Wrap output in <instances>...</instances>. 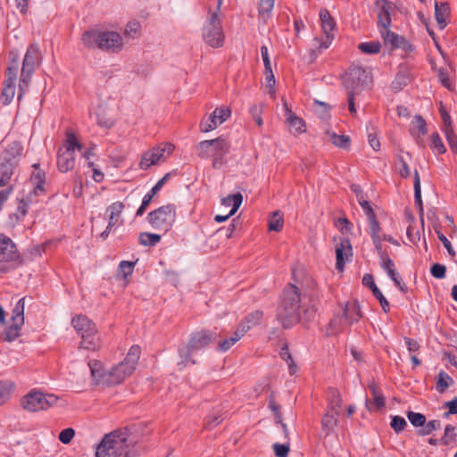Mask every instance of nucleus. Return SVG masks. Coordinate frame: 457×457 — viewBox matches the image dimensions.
I'll return each mask as SVG.
<instances>
[{"mask_svg":"<svg viewBox=\"0 0 457 457\" xmlns=\"http://www.w3.org/2000/svg\"><path fill=\"white\" fill-rule=\"evenodd\" d=\"M407 418L414 427H422L425 425L426 417L422 413L414 412L411 411H407Z\"/></svg>","mask_w":457,"mask_h":457,"instance_id":"47","label":"nucleus"},{"mask_svg":"<svg viewBox=\"0 0 457 457\" xmlns=\"http://www.w3.org/2000/svg\"><path fill=\"white\" fill-rule=\"evenodd\" d=\"M218 9L208 12L206 21L203 27V39L212 48L221 47L224 44L225 35Z\"/></svg>","mask_w":457,"mask_h":457,"instance_id":"9","label":"nucleus"},{"mask_svg":"<svg viewBox=\"0 0 457 457\" xmlns=\"http://www.w3.org/2000/svg\"><path fill=\"white\" fill-rule=\"evenodd\" d=\"M284 106L286 121L291 128V133L295 135L303 133L305 131V121L302 118L296 116L287 104H285Z\"/></svg>","mask_w":457,"mask_h":457,"instance_id":"21","label":"nucleus"},{"mask_svg":"<svg viewBox=\"0 0 457 457\" xmlns=\"http://www.w3.org/2000/svg\"><path fill=\"white\" fill-rule=\"evenodd\" d=\"M74 436H75V430L71 428H68L62 429L60 432L58 438L62 444L67 445V444L71 443V441L72 440Z\"/></svg>","mask_w":457,"mask_h":457,"instance_id":"61","label":"nucleus"},{"mask_svg":"<svg viewBox=\"0 0 457 457\" xmlns=\"http://www.w3.org/2000/svg\"><path fill=\"white\" fill-rule=\"evenodd\" d=\"M140 23L137 21H131L127 23L124 29V34L128 37H134L140 32Z\"/></svg>","mask_w":457,"mask_h":457,"instance_id":"53","label":"nucleus"},{"mask_svg":"<svg viewBox=\"0 0 457 457\" xmlns=\"http://www.w3.org/2000/svg\"><path fill=\"white\" fill-rule=\"evenodd\" d=\"M220 125L218 123V120L212 116V114L210 115V117L201 123V131L203 132H209L217 128V126Z\"/></svg>","mask_w":457,"mask_h":457,"instance_id":"57","label":"nucleus"},{"mask_svg":"<svg viewBox=\"0 0 457 457\" xmlns=\"http://www.w3.org/2000/svg\"><path fill=\"white\" fill-rule=\"evenodd\" d=\"M353 256V249L351 242L348 238H340L339 243L336 245V268L337 270L342 271L345 264Z\"/></svg>","mask_w":457,"mask_h":457,"instance_id":"19","label":"nucleus"},{"mask_svg":"<svg viewBox=\"0 0 457 457\" xmlns=\"http://www.w3.org/2000/svg\"><path fill=\"white\" fill-rule=\"evenodd\" d=\"M395 5L389 0H377L375 2V12L378 16V27L385 29H389L392 24V14L395 11Z\"/></svg>","mask_w":457,"mask_h":457,"instance_id":"17","label":"nucleus"},{"mask_svg":"<svg viewBox=\"0 0 457 457\" xmlns=\"http://www.w3.org/2000/svg\"><path fill=\"white\" fill-rule=\"evenodd\" d=\"M135 438L128 428L105 435L96 447V457H135Z\"/></svg>","mask_w":457,"mask_h":457,"instance_id":"2","label":"nucleus"},{"mask_svg":"<svg viewBox=\"0 0 457 457\" xmlns=\"http://www.w3.org/2000/svg\"><path fill=\"white\" fill-rule=\"evenodd\" d=\"M414 198H415V204L418 208V211L420 215L423 214V204H422V199H421V187H420V175L417 170H415L414 173Z\"/></svg>","mask_w":457,"mask_h":457,"instance_id":"33","label":"nucleus"},{"mask_svg":"<svg viewBox=\"0 0 457 457\" xmlns=\"http://www.w3.org/2000/svg\"><path fill=\"white\" fill-rule=\"evenodd\" d=\"M431 275L436 278H444L446 274V268L440 263H435L430 268Z\"/></svg>","mask_w":457,"mask_h":457,"instance_id":"58","label":"nucleus"},{"mask_svg":"<svg viewBox=\"0 0 457 457\" xmlns=\"http://www.w3.org/2000/svg\"><path fill=\"white\" fill-rule=\"evenodd\" d=\"M24 305L25 298H21L12 310V320L24 323Z\"/></svg>","mask_w":457,"mask_h":457,"instance_id":"40","label":"nucleus"},{"mask_svg":"<svg viewBox=\"0 0 457 457\" xmlns=\"http://www.w3.org/2000/svg\"><path fill=\"white\" fill-rule=\"evenodd\" d=\"M338 414H335L331 411H328L322 418L321 424L324 430L328 434L330 431L334 429V428L337 424V416Z\"/></svg>","mask_w":457,"mask_h":457,"instance_id":"35","label":"nucleus"},{"mask_svg":"<svg viewBox=\"0 0 457 457\" xmlns=\"http://www.w3.org/2000/svg\"><path fill=\"white\" fill-rule=\"evenodd\" d=\"M440 427H441V423L437 420H430L428 423L425 422V425L422 426V428L418 430V435H420V436L430 435L434 430L439 429Z\"/></svg>","mask_w":457,"mask_h":457,"instance_id":"45","label":"nucleus"},{"mask_svg":"<svg viewBox=\"0 0 457 457\" xmlns=\"http://www.w3.org/2000/svg\"><path fill=\"white\" fill-rule=\"evenodd\" d=\"M369 223H370V235L371 237H374L376 236H379L380 232V226L379 223L376 218V215L373 217L368 218Z\"/></svg>","mask_w":457,"mask_h":457,"instance_id":"64","label":"nucleus"},{"mask_svg":"<svg viewBox=\"0 0 457 457\" xmlns=\"http://www.w3.org/2000/svg\"><path fill=\"white\" fill-rule=\"evenodd\" d=\"M15 384L11 380H0V406L4 404L12 396Z\"/></svg>","mask_w":457,"mask_h":457,"instance_id":"28","label":"nucleus"},{"mask_svg":"<svg viewBox=\"0 0 457 457\" xmlns=\"http://www.w3.org/2000/svg\"><path fill=\"white\" fill-rule=\"evenodd\" d=\"M81 39L87 48L111 53H120L124 46L122 36L116 31L89 29L82 34Z\"/></svg>","mask_w":457,"mask_h":457,"instance_id":"5","label":"nucleus"},{"mask_svg":"<svg viewBox=\"0 0 457 457\" xmlns=\"http://www.w3.org/2000/svg\"><path fill=\"white\" fill-rule=\"evenodd\" d=\"M280 357L288 364V368L291 374H294L296 371V365L295 364L291 353H289V349L287 344H284L281 346Z\"/></svg>","mask_w":457,"mask_h":457,"instance_id":"41","label":"nucleus"},{"mask_svg":"<svg viewBox=\"0 0 457 457\" xmlns=\"http://www.w3.org/2000/svg\"><path fill=\"white\" fill-rule=\"evenodd\" d=\"M140 347L138 345H132L125 359L108 370H104L100 361L93 360L88 363L91 375L96 384H102L108 386H117L122 383L133 373L140 357Z\"/></svg>","mask_w":457,"mask_h":457,"instance_id":"1","label":"nucleus"},{"mask_svg":"<svg viewBox=\"0 0 457 457\" xmlns=\"http://www.w3.org/2000/svg\"><path fill=\"white\" fill-rule=\"evenodd\" d=\"M18 70L19 61L18 58L15 57L9 62L6 70V79L4 81L1 100L4 105L9 104L14 97Z\"/></svg>","mask_w":457,"mask_h":457,"instance_id":"15","label":"nucleus"},{"mask_svg":"<svg viewBox=\"0 0 457 457\" xmlns=\"http://www.w3.org/2000/svg\"><path fill=\"white\" fill-rule=\"evenodd\" d=\"M22 325L23 323H20V321L12 320V324L4 330V339L7 342L15 340L20 336Z\"/></svg>","mask_w":457,"mask_h":457,"instance_id":"31","label":"nucleus"},{"mask_svg":"<svg viewBox=\"0 0 457 457\" xmlns=\"http://www.w3.org/2000/svg\"><path fill=\"white\" fill-rule=\"evenodd\" d=\"M410 132L415 137H419L428 133L427 122L420 115H416L410 124Z\"/></svg>","mask_w":457,"mask_h":457,"instance_id":"27","label":"nucleus"},{"mask_svg":"<svg viewBox=\"0 0 457 457\" xmlns=\"http://www.w3.org/2000/svg\"><path fill=\"white\" fill-rule=\"evenodd\" d=\"M223 420V417L220 413H213L209 415L204 420V426L212 428L220 424Z\"/></svg>","mask_w":457,"mask_h":457,"instance_id":"59","label":"nucleus"},{"mask_svg":"<svg viewBox=\"0 0 457 457\" xmlns=\"http://www.w3.org/2000/svg\"><path fill=\"white\" fill-rule=\"evenodd\" d=\"M453 382V378L446 372L441 370L437 376V391L440 393H444Z\"/></svg>","mask_w":457,"mask_h":457,"instance_id":"38","label":"nucleus"},{"mask_svg":"<svg viewBox=\"0 0 457 457\" xmlns=\"http://www.w3.org/2000/svg\"><path fill=\"white\" fill-rule=\"evenodd\" d=\"M75 330L81 337L82 348L96 351L100 348V339L96 325L85 315H78L71 320Z\"/></svg>","mask_w":457,"mask_h":457,"instance_id":"8","label":"nucleus"},{"mask_svg":"<svg viewBox=\"0 0 457 457\" xmlns=\"http://www.w3.org/2000/svg\"><path fill=\"white\" fill-rule=\"evenodd\" d=\"M320 20L321 23V29L325 34V38L323 39L316 37L315 41L317 44H319L318 49L321 51L328 48L334 39L336 21L330 15L329 12L325 8L320 11Z\"/></svg>","mask_w":457,"mask_h":457,"instance_id":"16","label":"nucleus"},{"mask_svg":"<svg viewBox=\"0 0 457 457\" xmlns=\"http://www.w3.org/2000/svg\"><path fill=\"white\" fill-rule=\"evenodd\" d=\"M0 255L1 262H16L21 263L20 253L12 240L0 234Z\"/></svg>","mask_w":457,"mask_h":457,"instance_id":"18","label":"nucleus"},{"mask_svg":"<svg viewBox=\"0 0 457 457\" xmlns=\"http://www.w3.org/2000/svg\"><path fill=\"white\" fill-rule=\"evenodd\" d=\"M161 235L148 232H142L139 234V244L145 246H154L161 241Z\"/></svg>","mask_w":457,"mask_h":457,"instance_id":"34","label":"nucleus"},{"mask_svg":"<svg viewBox=\"0 0 457 457\" xmlns=\"http://www.w3.org/2000/svg\"><path fill=\"white\" fill-rule=\"evenodd\" d=\"M360 205L361 206L363 212H365L367 218L373 217L375 214L372 207L370 204V202L364 198V195H361L358 200Z\"/></svg>","mask_w":457,"mask_h":457,"instance_id":"62","label":"nucleus"},{"mask_svg":"<svg viewBox=\"0 0 457 457\" xmlns=\"http://www.w3.org/2000/svg\"><path fill=\"white\" fill-rule=\"evenodd\" d=\"M359 49L365 54H378L380 51L381 46L378 42H364L359 45Z\"/></svg>","mask_w":457,"mask_h":457,"instance_id":"49","label":"nucleus"},{"mask_svg":"<svg viewBox=\"0 0 457 457\" xmlns=\"http://www.w3.org/2000/svg\"><path fill=\"white\" fill-rule=\"evenodd\" d=\"M431 148L438 154H442L446 151L444 143L437 132H435L431 135Z\"/></svg>","mask_w":457,"mask_h":457,"instance_id":"44","label":"nucleus"},{"mask_svg":"<svg viewBox=\"0 0 457 457\" xmlns=\"http://www.w3.org/2000/svg\"><path fill=\"white\" fill-rule=\"evenodd\" d=\"M262 312H260V311H255V312H253L251 313H249L245 318V320L242 324V328L245 326H249V329L259 324L262 319Z\"/></svg>","mask_w":457,"mask_h":457,"instance_id":"42","label":"nucleus"},{"mask_svg":"<svg viewBox=\"0 0 457 457\" xmlns=\"http://www.w3.org/2000/svg\"><path fill=\"white\" fill-rule=\"evenodd\" d=\"M275 0H261L259 4V16L264 22L270 18L273 10Z\"/></svg>","mask_w":457,"mask_h":457,"instance_id":"36","label":"nucleus"},{"mask_svg":"<svg viewBox=\"0 0 457 457\" xmlns=\"http://www.w3.org/2000/svg\"><path fill=\"white\" fill-rule=\"evenodd\" d=\"M341 403L342 400L339 396V394L335 389H330L329 395H328V404H329V410L332 412H335V414H339L341 410Z\"/></svg>","mask_w":457,"mask_h":457,"instance_id":"37","label":"nucleus"},{"mask_svg":"<svg viewBox=\"0 0 457 457\" xmlns=\"http://www.w3.org/2000/svg\"><path fill=\"white\" fill-rule=\"evenodd\" d=\"M136 262L122 261L119 264V273L122 275L124 278L131 275L134 270Z\"/></svg>","mask_w":457,"mask_h":457,"instance_id":"52","label":"nucleus"},{"mask_svg":"<svg viewBox=\"0 0 457 457\" xmlns=\"http://www.w3.org/2000/svg\"><path fill=\"white\" fill-rule=\"evenodd\" d=\"M283 215L280 212L277 211L272 213L271 218L269 220V229L278 232L283 228Z\"/></svg>","mask_w":457,"mask_h":457,"instance_id":"39","label":"nucleus"},{"mask_svg":"<svg viewBox=\"0 0 457 457\" xmlns=\"http://www.w3.org/2000/svg\"><path fill=\"white\" fill-rule=\"evenodd\" d=\"M381 268L387 273L388 270H395V263L392 259L386 253L381 254Z\"/></svg>","mask_w":457,"mask_h":457,"instance_id":"63","label":"nucleus"},{"mask_svg":"<svg viewBox=\"0 0 457 457\" xmlns=\"http://www.w3.org/2000/svg\"><path fill=\"white\" fill-rule=\"evenodd\" d=\"M248 330H249V326H246V327L244 326L242 328L235 331L234 334L231 337H229L228 338L217 341L218 342V350L220 352L228 351L232 347V345H234L238 340H240Z\"/></svg>","mask_w":457,"mask_h":457,"instance_id":"24","label":"nucleus"},{"mask_svg":"<svg viewBox=\"0 0 457 457\" xmlns=\"http://www.w3.org/2000/svg\"><path fill=\"white\" fill-rule=\"evenodd\" d=\"M75 149L81 150L82 145L77 140L75 134L69 130L66 132L64 145L58 150L57 168L61 172L71 170L76 163Z\"/></svg>","mask_w":457,"mask_h":457,"instance_id":"10","label":"nucleus"},{"mask_svg":"<svg viewBox=\"0 0 457 457\" xmlns=\"http://www.w3.org/2000/svg\"><path fill=\"white\" fill-rule=\"evenodd\" d=\"M33 202V197L29 198V195H27L26 199L21 198L18 200V206H17V212H21V216H26L29 209V204Z\"/></svg>","mask_w":457,"mask_h":457,"instance_id":"55","label":"nucleus"},{"mask_svg":"<svg viewBox=\"0 0 457 457\" xmlns=\"http://www.w3.org/2000/svg\"><path fill=\"white\" fill-rule=\"evenodd\" d=\"M230 148L231 143L225 136L201 141L196 146L198 156L202 159L212 158V165L215 170H219L226 164L225 157L229 154Z\"/></svg>","mask_w":457,"mask_h":457,"instance_id":"6","label":"nucleus"},{"mask_svg":"<svg viewBox=\"0 0 457 457\" xmlns=\"http://www.w3.org/2000/svg\"><path fill=\"white\" fill-rule=\"evenodd\" d=\"M162 158H164L163 150L155 146L143 154L139 167L145 170L151 166L155 165Z\"/></svg>","mask_w":457,"mask_h":457,"instance_id":"20","label":"nucleus"},{"mask_svg":"<svg viewBox=\"0 0 457 457\" xmlns=\"http://www.w3.org/2000/svg\"><path fill=\"white\" fill-rule=\"evenodd\" d=\"M57 401L53 395H44L38 391H31L22 397L21 403L24 410L36 412L50 408Z\"/></svg>","mask_w":457,"mask_h":457,"instance_id":"14","label":"nucleus"},{"mask_svg":"<svg viewBox=\"0 0 457 457\" xmlns=\"http://www.w3.org/2000/svg\"><path fill=\"white\" fill-rule=\"evenodd\" d=\"M361 317L362 313L359 302L347 303L344 308L343 315L333 318L329 322V328L334 332H341L345 328L358 322Z\"/></svg>","mask_w":457,"mask_h":457,"instance_id":"13","label":"nucleus"},{"mask_svg":"<svg viewBox=\"0 0 457 457\" xmlns=\"http://www.w3.org/2000/svg\"><path fill=\"white\" fill-rule=\"evenodd\" d=\"M272 448L277 457H287L290 450L288 444L275 443Z\"/></svg>","mask_w":457,"mask_h":457,"instance_id":"56","label":"nucleus"},{"mask_svg":"<svg viewBox=\"0 0 457 457\" xmlns=\"http://www.w3.org/2000/svg\"><path fill=\"white\" fill-rule=\"evenodd\" d=\"M301 294L299 288L287 285L282 294L281 303L278 308V320L285 328H290L300 320Z\"/></svg>","mask_w":457,"mask_h":457,"instance_id":"3","label":"nucleus"},{"mask_svg":"<svg viewBox=\"0 0 457 457\" xmlns=\"http://www.w3.org/2000/svg\"><path fill=\"white\" fill-rule=\"evenodd\" d=\"M448 145L453 152L457 153V136L455 135L453 126L444 128Z\"/></svg>","mask_w":457,"mask_h":457,"instance_id":"43","label":"nucleus"},{"mask_svg":"<svg viewBox=\"0 0 457 457\" xmlns=\"http://www.w3.org/2000/svg\"><path fill=\"white\" fill-rule=\"evenodd\" d=\"M215 342H217L216 331L200 330L192 333L187 345L179 350L180 361L178 362V365L179 368L183 369L187 365H194L195 361L192 358V354Z\"/></svg>","mask_w":457,"mask_h":457,"instance_id":"7","label":"nucleus"},{"mask_svg":"<svg viewBox=\"0 0 457 457\" xmlns=\"http://www.w3.org/2000/svg\"><path fill=\"white\" fill-rule=\"evenodd\" d=\"M327 135L329 137L331 143L340 148L349 149L350 147V137L345 135H337L335 132L327 131Z\"/></svg>","mask_w":457,"mask_h":457,"instance_id":"32","label":"nucleus"},{"mask_svg":"<svg viewBox=\"0 0 457 457\" xmlns=\"http://www.w3.org/2000/svg\"><path fill=\"white\" fill-rule=\"evenodd\" d=\"M437 77L441 82V84L447 89L453 90L454 88V81H452L449 74L444 69H440L437 71Z\"/></svg>","mask_w":457,"mask_h":457,"instance_id":"51","label":"nucleus"},{"mask_svg":"<svg viewBox=\"0 0 457 457\" xmlns=\"http://www.w3.org/2000/svg\"><path fill=\"white\" fill-rule=\"evenodd\" d=\"M123 209H124V204L123 203L120 202V201H117V202H114L112 203L108 208H107V212H109V215L113 217V218H118L120 220V216H121V213L123 212Z\"/></svg>","mask_w":457,"mask_h":457,"instance_id":"54","label":"nucleus"},{"mask_svg":"<svg viewBox=\"0 0 457 457\" xmlns=\"http://www.w3.org/2000/svg\"><path fill=\"white\" fill-rule=\"evenodd\" d=\"M436 233L438 239L443 243L444 246L447 250L449 255L453 257L455 256V250L453 249L451 242L447 239V237L438 229H436Z\"/></svg>","mask_w":457,"mask_h":457,"instance_id":"60","label":"nucleus"},{"mask_svg":"<svg viewBox=\"0 0 457 457\" xmlns=\"http://www.w3.org/2000/svg\"><path fill=\"white\" fill-rule=\"evenodd\" d=\"M30 181L34 185L33 190L29 194V198L46 194V172L42 170H33L30 175Z\"/></svg>","mask_w":457,"mask_h":457,"instance_id":"23","label":"nucleus"},{"mask_svg":"<svg viewBox=\"0 0 457 457\" xmlns=\"http://www.w3.org/2000/svg\"><path fill=\"white\" fill-rule=\"evenodd\" d=\"M212 114L220 125L228 119L231 114V111L228 107L216 108Z\"/></svg>","mask_w":457,"mask_h":457,"instance_id":"50","label":"nucleus"},{"mask_svg":"<svg viewBox=\"0 0 457 457\" xmlns=\"http://www.w3.org/2000/svg\"><path fill=\"white\" fill-rule=\"evenodd\" d=\"M362 284L370 288L373 295L379 301V303L383 311L386 313L390 311L389 303L386 298L383 295L381 291L376 286L373 277L370 274H365L362 278Z\"/></svg>","mask_w":457,"mask_h":457,"instance_id":"22","label":"nucleus"},{"mask_svg":"<svg viewBox=\"0 0 457 457\" xmlns=\"http://www.w3.org/2000/svg\"><path fill=\"white\" fill-rule=\"evenodd\" d=\"M386 274L393 280L395 286L400 291H402L403 293H406L407 292V287L403 282L401 276L399 275V273L397 272V270L395 269L388 270V272Z\"/></svg>","mask_w":457,"mask_h":457,"instance_id":"46","label":"nucleus"},{"mask_svg":"<svg viewBox=\"0 0 457 457\" xmlns=\"http://www.w3.org/2000/svg\"><path fill=\"white\" fill-rule=\"evenodd\" d=\"M176 219V209L172 204H167L150 212L147 215V221L156 230L169 231Z\"/></svg>","mask_w":457,"mask_h":457,"instance_id":"12","label":"nucleus"},{"mask_svg":"<svg viewBox=\"0 0 457 457\" xmlns=\"http://www.w3.org/2000/svg\"><path fill=\"white\" fill-rule=\"evenodd\" d=\"M381 36L386 43L391 44L393 47H401L405 43L404 37L394 33L389 29L380 30Z\"/></svg>","mask_w":457,"mask_h":457,"instance_id":"29","label":"nucleus"},{"mask_svg":"<svg viewBox=\"0 0 457 457\" xmlns=\"http://www.w3.org/2000/svg\"><path fill=\"white\" fill-rule=\"evenodd\" d=\"M14 166V162L10 159L0 162V187L8 185L13 174Z\"/></svg>","mask_w":457,"mask_h":457,"instance_id":"25","label":"nucleus"},{"mask_svg":"<svg viewBox=\"0 0 457 457\" xmlns=\"http://www.w3.org/2000/svg\"><path fill=\"white\" fill-rule=\"evenodd\" d=\"M390 426L396 434H399L407 427V422L404 418L395 415L392 417Z\"/></svg>","mask_w":457,"mask_h":457,"instance_id":"48","label":"nucleus"},{"mask_svg":"<svg viewBox=\"0 0 457 457\" xmlns=\"http://www.w3.org/2000/svg\"><path fill=\"white\" fill-rule=\"evenodd\" d=\"M243 202V195L240 193L230 195L221 200L224 206H232L229 215H234Z\"/></svg>","mask_w":457,"mask_h":457,"instance_id":"30","label":"nucleus"},{"mask_svg":"<svg viewBox=\"0 0 457 457\" xmlns=\"http://www.w3.org/2000/svg\"><path fill=\"white\" fill-rule=\"evenodd\" d=\"M449 13H450V8H449L448 4L436 3L435 16H436V21L438 23V26L441 29L445 28V26L447 24V18L449 16Z\"/></svg>","mask_w":457,"mask_h":457,"instance_id":"26","label":"nucleus"},{"mask_svg":"<svg viewBox=\"0 0 457 457\" xmlns=\"http://www.w3.org/2000/svg\"><path fill=\"white\" fill-rule=\"evenodd\" d=\"M371 83L370 71L359 65L350 67L349 71L343 78V84L347 91L348 110L352 115L357 113L355 97L360 96L362 90L369 87Z\"/></svg>","mask_w":457,"mask_h":457,"instance_id":"4","label":"nucleus"},{"mask_svg":"<svg viewBox=\"0 0 457 457\" xmlns=\"http://www.w3.org/2000/svg\"><path fill=\"white\" fill-rule=\"evenodd\" d=\"M39 58V50L38 47L35 45H30L25 54L22 68L21 72L20 83H19V94L18 100L20 101L26 93L31 76L35 71L36 62Z\"/></svg>","mask_w":457,"mask_h":457,"instance_id":"11","label":"nucleus"}]
</instances>
